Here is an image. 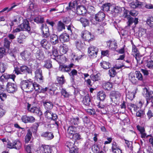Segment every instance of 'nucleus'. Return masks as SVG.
I'll return each mask as SVG.
<instances>
[{
    "instance_id": "nucleus-49",
    "label": "nucleus",
    "mask_w": 153,
    "mask_h": 153,
    "mask_svg": "<svg viewBox=\"0 0 153 153\" xmlns=\"http://www.w3.org/2000/svg\"><path fill=\"white\" fill-rule=\"evenodd\" d=\"M145 114L144 111L142 110H140L137 112L136 115L137 117H140L141 118L143 117Z\"/></svg>"
},
{
    "instance_id": "nucleus-23",
    "label": "nucleus",
    "mask_w": 153,
    "mask_h": 153,
    "mask_svg": "<svg viewBox=\"0 0 153 153\" xmlns=\"http://www.w3.org/2000/svg\"><path fill=\"white\" fill-rule=\"evenodd\" d=\"M77 20L79 21L82 24L83 27H85L89 25L90 22L89 20L87 18L82 17H80V19H77Z\"/></svg>"
},
{
    "instance_id": "nucleus-55",
    "label": "nucleus",
    "mask_w": 153,
    "mask_h": 153,
    "mask_svg": "<svg viewBox=\"0 0 153 153\" xmlns=\"http://www.w3.org/2000/svg\"><path fill=\"white\" fill-rule=\"evenodd\" d=\"M17 5H13L10 8H8V7H6L3 9L2 10L0 11V13L4 12L7 10V12H8L12 10L13 8H14Z\"/></svg>"
},
{
    "instance_id": "nucleus-41",
    "label": "nucleus",
    "mask_w": 153,
    "mask_h": 153,
    "mask_svg": "<svg viewBox=\"0 0 153 153\" xmlns=\"http://www.w3.org/2000/svg\"><path fill=\"white\" fill-rule=\"evenodd\" d=\"M95 105H97L99 108L102 109V110H101V112L103 114H105L107 113V111L106 110H104L105 108V106L104 105L102 104L100 102L97 103L96 104H94Z\"/></svg>"
},
{
    "instance_id": "nucleus-63",
    "label": "nucleus",
    "mask_w": 153,
    "mask_h": 153,
    "mask_svg": "<svg viewBox=\"0 0 153 153\" xmlns=\"http://www.w3.org/2000/svg\"><path fill=\"white\" fill-rule=\"evenodd\" d=\"M113 9L114 12L115 13H120L122 10V8L118 6H116L114 7H113Z\"/></svg>"
},
{
    "instance_id": "nucleus-37",
    "label": "nucleus",
    "mask_w": 153,
    "mask_h": 153,
    "mask_svg": "<svg viewBox=\"0 0 153 153\" xmlns=\"http://www.w3.org/2000/svg\"><path fill=\"white\" fill-rule=\"evenodd\" d=\"M44 67L50 69L52 68V62L50 59H47L44 61Z\"/></svg>"
},
{
    "instance_id": "nucleus-32",
    "label": "nucleus",
    "mask_w": 153,
    "mask_h": 153,
    "mask_svg": "<svg viewBox=\"0 0 153 153\" xmlns=\"http://www.w3.org/2000/svg\"><path fill=\"white\" fill-rule=\"evenodd\" d=\"M112 7V4L110 3H105L101 7L102 9L104 11H108L110 10L111 8Z\"/></svg>"
},
{
    "instance_id": "nucleus-24",
    "label": "nucleus",
    "mask_w": 153,
    "mask_h": 153,
    "mask_svg": "<svg viewBox=\"0 0 153 153\" xmlns=\"http://www.w3.org/2000/svg\"><path fill=\"white\" fill-rule=\"evenodd\" d=\"M132 54L137 61L139 59L140 53L139 51L134 45L132 46Z\"/></svg>"
},
{
    "instance_id": "nucleus-36",
    "label": "nucleus",
    "mask_w": 153,
    "mask_h": 153,
    "mask_svg": "<svg viewBox=\"0 0 153 153\" xmlns=\"http://www.w3.org/2000/svg\"><path fill=\"white\" fill-rule=\"evenodd\" d=\"M97 96L98 99L100 101H103L106 97L105 93L102 91H99L97 94Z\"/></svg>"
},
{
    "instance_id": "nucleus-12",
    "label": "nucleus",
    "mask_w": 153,
    "mask_h": 153,
    "mask_svg": "<svg viewBox=\"0 0 153 153\" xmlns=\"http://www.w3.org/2000/svg\"><path fill=\"white\" fill-rule=\"evenodd\" d=\"M98 51V48L93 46H90L88 48V53L93 57H96Z\"/></svg>"
},
{
    "instance_id": "nucleus-33",
    "label": "nucleus",
    "mask_w": 153,
    "mask_h": 153,
    "mask_svg": "<svg viewBox=\"0 0 153 153\" xmlns=\"http://www.w3.org/2000/svg\"><path fill=\"white\" fill-rule=\"evenodd\" d=\"M3 77L6 79H12L13 81H14L16 76L14 74H9L7 73H5L0 77V79H2Z\"/></svg>"
},
{
    "instance_id": "nucleus-13",
    "label": "nucleus",
    "mask_w": 153,
    "mask_h": 153,
    "mask_svg": "<svg viewBox=\"0 0 153 153\" xmlns=\"http://www.w3.org/2000/svg\"><path fill=\"white\" fill-rule=\"evenodd\" d=\"M60 41L62 43L67 42L70 40V36L67 33H63L59 37Z\"/></svg>"
},
{
    "instance_id": "nucleus-21",
    "label": "nucleus",
    "mask_w": 153,
    "mask_h": 153,
    "mask_svg": "<svg viewBox=\"0 0 153 153\" xmlns=\"http://www.w3.org/2000/svg\"><path fill=\"white\" fill-rule=\"evenodd\" d=\"M127 19L128 20L127 24L128 26H130L133 23H134L135 25H136L138 23V19L137 18H133L130 16Z\"/></svg>"
},
{
    "instance_id": "nucleus-50",
    "label": "nucleus",
    "mask_w": 153,
    "mask_h": 153,
    "mask_svg": "<svg viewBox=\"0 0 153 153\" xmlns=\"http://www.w3.org/2000/svg\"><path fill=\"white\" fill-rule=\"evenodd\" d=\"M71 137L75 140H79L81 139V137L80 134L78 133H75Z\"/></svg>"
},
{
    "instance_id": "nucleus-61",
    "label": "nucleus",
    "mask_w": 153,
    "mask_h": 153,
    "mask_svg": "<svg viewBox=\"0 0 153 153\" xmlns=\"http://www.w3.org/2000/svg\"><path fill=\"white\" fill-rule=\"evenodd\" d=\"M62 95L65 98L69 97V94L68 92L64 89H62L61 92Z\"/></svg>"
},
{
    "instance_id": "nucleus-19",
    "label": "nucleus",
    "mask_w": 153,
    "mask_h": 153,
    "mask_svg": "<svg viewBox=\"0 0 153 153\" xmlns=\"http://www.w3.org/2000/svg\"><path fill=\"white\" fill-rule=\"evenodd\" d=\"M107 46H108L110 49L113 51H116L117 48V42L115 40L112 41L109 40L107 42Z\"/></svg>"
},
{
    "instance_id": "nucleus-60",
    "label": "nucleus",
    "mask_w": 153,
    "mask_h": 153,
    "mask_svg": "<svg viewBox=\"0 0 153 153\" xmlns=\"http://www.w3.org/2000/svg\"><path fill=\"white\" fill-rule=\"evenodd\" d=\"M40 29L42 32V33H44V32L49 31L48 28L45 25L43 24L42 25Z\"/></svg>"
},
{
    "instance_id": "nucleus-59",
    "label": "nucleus",
    "mask_w": 153,
    "mask_h": 153,
    "mask_svg": "<svg viewBox=\"0 0 153 153\" xmlns=\"http://www.w3.org/2000/svg\"><path fill=\"white\" fill-rule=\"evenodd\" d=\"M136 77L138 79L140 80H142L143 79V77L142 74L140 71H136Z\"/></svg>"
},
{
    "instance_id": "nucleus-31",
    "label": "nucleus",
    "mask_w": 153,
    "mask_h": 153,
    "mask_svg": "<svg viewBox=\"0 0 153 153\" xmlns=\"http://www.w3.org/2000/svg\"><path fill=\"white\" fill-rule=\"evenodd\" d=\"M79 123V118L77 117L75 118H71L69 121V123L71 126L77 125Z\"/></svg>"
},
{
    "instance_id": "nucleus-42",
    "label": "nucleus",
    "mask_w": 153,
    "mask_h": 153,
    "mask_svg": "<svg viewBox=\"0 0 153 153\" xmlns=\"http://www.w3.org/2000/svg\"><path fill=\"white\" fill-rule=\"evenodd\" d=\"M14 148L16 149H20L21 147V143L18 140H16L14 141Z\"/></svg>"
},
{
    "instance_id": "nucleus-18",
    "label": "nucleus",
    "mask_w": 153,
    "mask_h": 153,
    "mask_svg": "<svg viewBox=\"0 0 153 153\" xmlns=\"http://www.w3.org/2000/svg\"><path fill=\"white\" fill-rule=\"evenodd\" d=\"M41 46L46 50L49 49L51 46V44L46 39H44L40 42Z\"/></svg>"
},
{
    "instance_id": "nucleus-8",
    "label": "nucleus",
    "mask_w": 153,
    "mask_h": 153,
    "mask_svg": "<svg viewBox=\"0 0 153 153\" xmlns=\"http://www.w3.org/2000/svg\"><path fill=\"white\" fill-rule=\"evenodd\" d=\"M35 79L40 83L42 82H43L44 77L42 76V71L41 69L38 68L36 69L35 72Z\"/></svg>"
},
{
    "instance_id": "nucleus-6",
    "label": "nucleus",
    "mask_w": 153,
    "mask_h": 153,
    "mask_svg": "<svg viewBox=\"0 0 153 153\" xmlns=\"http://www.w3.org/2000/svg\"><path fill=\"white\" fill-rule=\"evenodd\" d=\"M27 108L28 111L38 115H40L42 114V112L38 107L36 106H32L30 108L31 105L29 103H27Z\"/></svg>"
},
{
    "instance_id": "nucleus-58",
    "label": "nucleus",
    "mask_w": 153,
    "mask_h": 153,
    "mask_svg": "<svg viewBox=\"0 0 153 153\" xmlns=\"http://www.w3.org/2000/svg\"><path fill=\"white\" fill-rule=\"evenodd\" d=\"M29 7L30 10L34 11L36 8H37V6L31 2L29 5Z\"/></svg>"
},
{
    "instance_id": "nucleus-16",
    "label": "nucleus",
    "mask_w": 153,
    "mask_h": 153,
    "mask_svg": "<svg viewBox=\"0 0 153 153\" xmlns=\"http://www.w3.org/2000/svg\"><path fill=\"white\" fill-rule=\"evenodd\" d=\"M22 121L25 123H33L35 121V118L32 116H28L26 115L23 116L22 118Z\"/></svg>"
},
{
    "instance_id": "nucleus-9",
    "label": "nucleus",
    "mask_w": 153,
    "mask_h": 153,
    "mask_svg": "<svg viewBox=\"0 0 153 153\" xmlns=\"http://www.w3.org/2000/svg\"><path fill=\"white\" fill-rule=\"evenodd\" d=\"M20 55L25 61L29 60L32 57V54L30 51L25 50L22 52Z\"/></svg>"
},
{
    "instance_id": "nucleus-64",
    "label": "nucleus",
    "mask_w": 153,
    "mask_h": 153,
    "mask_svg": "<svg viewBox=\"0 0 153 153\" xmlns=\"http://www.w3.org/2000/svg\"><path fill=\"white\" fill-rule=\"evenodd\" d=\"M129 12V11L126 9H124V14L123 15V17L125 18H128L130 17V15H128V13Z\"/></svg>"
},
{
    "instance_id": "nucleus-29",
    "label": "nucleus",
    "mask_w": 153,
    "mask_h": 153,
    "mask_svg": "<svg viewBox=\"0 0 153 153\" xmlns=\"http://www.w3.org/2000/svg\"><path fill=\"white\" fill-rule=\"evenodd\" d=\"M42 137L46 138L47 140H50L54 137L53 133L51 132H46L43 133L41 135Z\"/></svg>"
},
{
    "instance_id": "nucleus-25",
    "label": "nucleus",
    "mask_w": 153,
    "mask_h": 153,
    "mask_svg": "<svg viewBox=\"0 0 153 153\" xmlns=\"http://www.w3.org/2000/svg\"><path fill=\"white\" fill-rule=\"evenodd\" d=\"M35 54L36 58L39 60H42L45 58L44 53L42 50H38Z\"/></svg>"
},
{
    "instance_id": "nucleus-1",
    "label": "nucleus",
    "mask_w": 153,
    "mask_h": 153,
    "mask_svg": "<svg viewBox=\"0 0 153 153\" xmlns=\"http://www.w3.org/2000/svg\"><path fill=\"white\" fill-rule=\"evenodd\" d=\"M33 81L31 79L23 80L21 81L20 85L21 88L24 91L30 93L33 91Z\"/></svg>"
},
{
    "instance_id": "nucleus-47",
    "label": "nucleus",
    "mask_w": 153,
    "mask_h": 153,
    "mask_svg": "<svg viewBox=\"0 0 153 153\" xmlns=\"http://www.w3.org/2000/svg\"><path fill=\"white\" fill-rule=\"evenodd\" d=\"M76 46L77 48L79 49L82 48L84 46V44L81 41L79 40L75 42Z\"/></svg>"
},
{
    "instance_id": "nucleus-46",
    "label": "nucleus",
    "mask_w": 153,
    "mask_h": 153,
    "mask_svg": "<svg viewBox=\"0 0 153 153\" xmlns=\"http://www.w3.org/2000/svg\"><path fill=\"white\" fill-rule=\"evenodd\" d=\"M34 21L37 23H42L44 22V19L43 17L41 16H39L36 17L34 19Z\"/></svg>"
},
{
    "instance_id": "nucleus-51",
    "label": "nucleus",
    "mask_w": 153,
    "mask_h": 153,
    "mask_svg": "<svg viewBox=\"0 0 153 153\" xmlns=\"http://www.w3.org/2000/svg\"><path fill=\"white\" fill-rule=\"evenodd\" d=\"M53 113H51V110H47L45 113V116L48 119H51L52 117Z\"/></svg>"
},
{
    "instance_id": "nucleus-4",
    "label": "nucleus",
    "mask_w": 153,
    "mask_h": 153,
    "mask_svg": "<svg viewBox=\"0 0 153 153\" xmlns=\"http://www.w3.org/2000/svg\"><path fill=\"white\" fill-rule=\"evenodd\" d=\"M19 69V71L15 70V73L17 75L22 74H31L32 73V69L31 68L29 67L26 65H22L21 66Z\"/></svg>"
},
{
    "instance_id": "nucleus-17",
    "label": "nucleus",
    "mask_w": 153,
    "mask_h": 153,
    "mask_svg": "<svg viewBox=\"0 0 153 153\" xmlns=\"http://www.w3.org/2000/svg\"><path fill=\"white\" fill-rule=\"evenodd\" d=\"M76 11L77 14L82 15L87 12L85 7L83 6H78L76 8Z\"/></svg>"
},
{
    "instance_id": "nucleus-7",
    "label": "nucleus",
    "mask_w": 153,
    "mask_h": 153,
    "mask_svg": "<svg viewBox=\"0 0 153 153\" xmlns=\"http://www.w3.org/2000/svg\"><path fill=\"white\" fill-rule=\"evenodd\" d=\"M18 27L22 29V30L27 31L29 33L30 32V27L29 21L27 19L24 20L23 23L19 25Z\"/></svg>"
},
{
    "instance_id": "nucleus-38",
    "label": "nucleus",
    "mask_w": 153,
    "mask_h": 153,
    "mask_svg": "<svg viewBox=\"0 0 153 153\" xmlns=\"http://www.w3.org/2000/svg\"><path fill=\"white\" fill-rule=\"evenodd\" d=\"M100 65L102 68L104 69H108L111 67L109 62L105 61H102L100 63Z\"/></svg>"
},
{
    "instance_id": "nucleus-45",
    "label": "nucleus",
    "mask_w": 153,
    "mask_h": 153,
    "mask_svg": "<svg viewBox=\"0 0 153 153\" xmlns=\"http://www.w3.org/2000/svg\"><path fill=\"white\" fill-rule=\"evenodd\" d=\"M11 42L8 41L7 38H4V46L7 49L10 48Z\"/></svg>"
},
{
    "instance_id": "nucleus-22",
    "label": "nucleus",
    "mask_w": 153,
    "mask_h": 153,
    "mask_svg": "<svg viewBox=\"0 0 153 153\" xmlns=\"http://www.w3.org/2000/svg\"><path fill=\"white\" fill-rule=\"evenodd\" d=\"M77 128L74 126H69L67 129V134L69 136L71 137L77 132Z\"/></svg>"
},
{
    "instance_id": "nucleus-27",
    "label": "nucleus",
    "mask_w": 153,
    "mask_h": 153,
    "mask_svg": "<svg viewBox=\"0 0 153 153\" xmlns=\"http://www.w3.org/2000/svg\"><path fill=\"white\" fill-rule=\"evenodd\" d=\"M50 41L53 45H55L59 42L58 37L57 35L52 34L50 36Z\"/></svg>"
},
{
    "instance_id": "nucleus-40",
    "label": "nucleus",
    "mask_w": 153,
    "mask_h": 153,
    "mask_svg": "<svg viewBox=\"0 0 153 153\" xmlns=\"http://www.w3.org/2000/svg\"><path fill=\"white\" fill-rule=\"evenodd\" d=\"M83 122L84 123V125L85 126L91 125V123L90 119L87 116H85L82 118Z\"/></svg>"
},
{
    "instance_id": "nucleus-43",
    "label": "nucleus",
    "mask_w": 153,
    "mask_h": 153,
    "mask_svg": "<svg viewBox=\"0 0 153 153\" xmlns=\"http://www.w3.org/2000/svg\"><path fill=\"white\" fill-rule=\"evenodd\" d=\"M56 79L58 82L61 85L63 84L65 82V80L63 75L61 76H57Z\"/></svg>"
},
{
    "instance_id": "nucleus-14",
    "label": "nucleus",
    "mask_w": 153,
    "mask_h": 153,
    "mask_svg": "<svg viewBox=\"0 0 153 153\" xmlns=\"http://www.w3.org/2000/svg\"><path fill=\"white\" fill-rule=\"evenodd\" d=\"M81 36L83 39L86 41H89L91 40L92 39L91 33L86 30L83 31L82 32Z\"/></svg>"
},
{
    "instance_id": "nucleus-48",
    "label": "nucleus",
    "mask_w": 153,
    "mask_h": 153,
    "mask_svg": "<svg viewBox=\"0 0 153 153\" xmlns=\"http://www.w3.org/2000/svg\"><path fill=\"white\" fill-rule=\"evenodd\" d=\"M106 23L105 22H103L102 24H100V27L99 28L97 29L98 33L100 34H102L104 32L103 26L105 25Z\"/></svg>"
},
{
    "instance_id": "nucleus-56",
    "label": "nucleus",
    "mask_w": 153,
    "mask_h": 153,
    "mask_svg": "<svg viewBox=\"0 0 153 153\" xmlns=\"http://www.w3.org/2000/svg\"><path fill=\"white\" fill-rule=\"evenodd\" d=\"M48 88L46 87L45 88H43V87H42V86H41L40 85H39V86L38 87V90H37V92L38 93H44L45 92H46L47 89H48Z\"/></svg>"
},
{
    "instance_id": "nucleus-52",
    "label": "nucleus",
    "mask_w": 153,
    "mask_h": 153,
    "mask_svg": "<svg viewBox=\"0 0 153 153\" xmlns=\"http://www.w3.org/2000/svg\"><path fill=\"white\" fill-rule=\"evenodd\" d=\"M147 23L151 28H153V17H151L147 19Z\"/></svg>"
},
{
    "instance_id": "nucleus-26",
    "label": "nucleus",
    "mask_w": 153,
    "mask_h": 153,
    "mask_svg": "<svg viewBox=\"0 0 153 153\" xmlns=\"http://www.w3.org/2000/svg\"><path fill=\"white\" fill-rule=\"evenodd\" d=\"M43 103L45 108L46 111L51 110L53 107V104L50 101L46 100L43 101Z\"/></svg>"
},
{
    "instance_id": "nucleus-2",
    "label": "nucleus",
    "mask_w": 153,
    "mask_h": 153,
    "mask_svg": "<svg viewBox=\"0 0 153 153\" xmlns=\"http://www.w3.org/2000/svg\"><path fill=\"white\" fill-rule=\"evenodd\" d=\"M143 94L146 100V105L149 104L150 105V108L153 107V92L149 91L147 88H145L144 89Z\"/></svg>"
},
{
    "instance_id": "nucleus-28",
    "label": "nucleus",
    "mask_w": 153,
    "mask_h": 153,
    "mask_svg": "<svg viewBox=\"0 0 153 153\" xmlns=\"http://www.w3.org/2000/svg\"><path fill=\"white\" fill-rule=\"evenodd\" d=\"M41 148L43 149L44 153H51L52 151V147L50 145H42Z\"/></svg>"
},
{
    "instance_id": "nucleus-5",
    "label": "nucleus",
    "mask_w": 153,
    "mask_h": 153,
    "mask_svg": "<svg viewBox=\"0 0 153 153\" xmlns=\"http://www.w3.org/2000/svg\"><path fill=\"white\" fill-rule=\"evenodd\" d=\"M105 15L104 13L102 12H99L95 14L94 17V19L97 22L96 23H98L99 25L102 24L104 22L102 21L105 19Z\"/></svg>"
},
{
    "instance_id": "nucleus-34",
    "label": "nucleus",
    "mask_w": 153,
    "mask_h": 153,
    "mask_svg": "<svg viewBox=\"0 0 153 153\" xmlns=\"http://www.w3.org/2000/svg\"><path fill=\"white\" fill-rule=\"evenodd\" d=\"M112 87V84L109 82H104L102 84L103 88L106 90H110Z\"/></svg>"
},
{
    "instance_id": "nucleus-3",
    "label": "nucleus",
    "mask_w": 153,
    "mask_h": 153,
    "mask_svg": "<svg viewBox=\"0 0 153 153\" xmlns=\"http://www.w3.org/2000/svg\"><path fill=\"white\" fill-rule=\"evenodd\" d=\"M110 102L109 103L110 105L114 106L115 103H114L116 100L120 98V94L117 91H112L110 94Z\"/></svg>"
},
{
    "instance_id": "nucleus-20",
    "label": "nucleus",
    "mask_w": 153,
    "mask_h": 153,
    "mask_svg": "<svg viewBox=\"0 0 153 153\" xmlns=\"http://www.w3.org/2000/svg\"><path fill=\"white\" fill-rule=\"evenodd\" d=\"M65 29V25H64V24L62 23L61 21H59L57 24L56 33L58 34V33Z\"/></svg>"
},
{
    "instance_id": "nucleus-35",
    "label": "nucleus",
    "mask_w": 153,
    "mask_h": 153,
    "mask_svg": "<svg viewBox=\"0 0 153 153\" xmlns=\"http://www.w3.org/2000/svg\"><path fill=\"white\" fill-rule=\"evenodd\" d=\"M82 102L85 105L88 106L91 103V99L88 94L85 96L82 100Z\"/></svg>"
},
{
    "instance_id": "nucleus-15",
    "label": "nucleus",
    "mask_w": 153,
    "mask_h": 153,
    "mask_svg": "<svg viewBox=\"0 0 153 153\" xmlns=\"http://www.w3.org/2000/svg\"><path fill=\"white\" fill-rule=\"evenodd\" d=\"M144 5L143 3L137 0H136L135 1H133L129 3V6L134 9L141 8Z\"/></svg>"
},
{
    "instance_id": "nucleus-30",
    "label": "nucleus",
    "mask_w": 153,
    "mask_h": 153,
    "mask_svg": "<svg viewBox=\"0 0 153 153\" xmlns=\"http://www.w3.org/2000/svg\"><path fill=\"white\" fill-rule=\"evenodd\" d=\"M68 6L66 7V9L67 10H71L75 7H77L78 3L76 0H75L73 1H71L69 3Z\"/></svg>"
},
{
    "instance_id": "nucleus-11",
    "label": "nucleus",
    "mask_w": 153,
    "mask_h": 153,
    "mask_svg": "<svg viewBox=\"0 0 153 153\" xmlns=\"http://www.w3.org/2000/svg\"><path fill=\"white\" fill-rule=\"evenodd\" d=\"M74 64L71 63L68 65L65 64L60 65L59 67V70L62 72H68L71 70V68L73 67Z\"/></svg>"
},
{
    "instance_id": "nucleus-57",
    "label": "nucleus",
    "mask_w": 153,
    "mask_h": 153,
    "mask_svg": "<svg viewBox=\"0 0 153 153\" xmlns=\"http://www.w3.org/2000/svg\"><path fill=\"white\" fill-rule=\"evenodd\" d=\"M146 66L149 68H153V61L152 60H148L146 63Z\"/></svg>"
},
{
    "instance_id": "nucleus-44",
    "label": "nucleus",
    "mask_w": 153,
    "mask_h": 153,
    "mask_svg": "<svg viewBox=\"0 0 153 153\" xmlns=\"http://www.w3.org/2000/svg\"><path fill=\"white\" fill-rule=\"evenodd\" d=\"M6 69V64L1 62H0V72L4 73Z\"/></svg>"
},
{
    "instance_id": "nucleus-62",
    "label": "nucleus",
    "mask_w": 153,
    "mask_h": 153,
    "mask_svg": "<svg viewBox=\"0 0 153 153\" xmlns=\"http://www.w3.org/2000/svg\"><path fill=\"white\" fill-rule=\"evenodd\" d=\"M70 153H78V149L76 147H74L71 148L70 150Z\"/></svg>"
},
{
    "instance_id": "nucleus-54",
    "label": "nucleus",
    "mask_w": 153,
    "mask_h": 153,
    "mask_svg": "<svg viewBox=\"0 0 153 153\" xmlns=\"http://www.w3.org/2000/svg\"><path fill=\"white\" fill-rule=\"evenodd\" d=\"M116 72L114 68H111L109 70V74L111 77H114L116 74Z\"/></svg>"
},
{
    "instance_id": "nucleus-53",
    "label": "nucleus",
    "mask_w": 153,
    "mask_h": 153,
    "mask_svg": "<svg viewBox=\"0 0 153 153\" xmlns=\"http://www.w3.org/2000/svg\"><path fill=\"white\" fill-rule=\"evenodd\" d=\"M69 74L73 81L74 79V76L77 74V71L75 69H73L70 73H69Z\"/></svg>"
},
{
    "instance_id": "nucleus-10",
    "label": "nucleus",
    "mask_w": 153,
    "mask_h": 153,
    "mask_svg": "<svg viewBox=\"0 0 153 153\" xmlns=\"http://www.w3.org/2000/svg\"><path fill=\"white\" fill-rule=\"evenodd\" d=\"M17 88L16 84L8 82L7 85V90L10 93H13L17 90Z\"/></svg>"
},
{
    "instance_id": "nucleus-39",
    "label": "nucleus",
    "mask_w": 153,
    "mask_h": 153,
    "mask_svg": "<svg viewBox=\"0 0 153 153\" xmlns=\"http://www.w3.org/2000/svg\"><path fill=\"white\" fill-rule=\"evenodd\" d=\"M32 137V133L30 129L27 130V132L25 136V142L26 143H27L30 140Z\"/></svg>"
}]
</instances>
